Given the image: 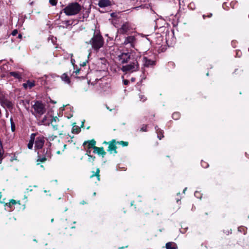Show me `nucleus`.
<instances>
[{"label": "nucleus", "instance_id": "obj_32", "mask_svg": "<svg viewBox=\"0 0 249 249\" xmlns=\"http://www.w3.org/2000/svg\"><path fill=\"white\" fill-rule=\"evenodd\" d=\"M119 143L121 144L123 146H127L128 144V142H127L121 141Z\"/></svg>", "mask_w": 249, "mask_h": 249}, {"label": "nucleus", "instance_id": "obj_1", "mask_svg": "<svg viewBox=\"0 0 249 249\" xmlns=\"http://www.w3.org/2000/svg\"><path fill=\"white\" fill-rule=\"evenodd\" d=\"M104 43V38L98 31H95L92 37L89 41V44H91L92 48L96 51L103 46Z\"/></svg>", "mask_w": 249, "mask_h": 249}, {"label": "nucleus", "instance_id": "obj_51", "mask_svg": "<svg viewBox=\"0 0 249 249\" xmlns=\"http://www.w3.org/2000/svg\"><path fill=\"white\" fill-rule=\"evenodd\" d=\"M53 219H52L51 220V222H53Z\"/></svg>", "mask_w": 249, "mask_h": 249}, {"label": "nucleus", "instance_id": "obj_17", "mask_svg": "<svg viewBox=\"0 0 249 249\" xmlns=\"http://www.w3.org/2000/svg\"><path fill=\"white\" fill-rule=\"evenodd\" d=\"M143 65L146 67H149L154 65V61L148 59L146 57H144L143 58Z\"/></svg>", "mask_w": 249, "mask_h": 249}, {"label": "nucleus", "instance_id": "obj_45", "mask_svg": "<svg viewBox=\"0 0 249 249\" xmlns=\"http://www.w3.org/2000/svg\"><path fill=\"white\" fill-rule=\"evenodd\" d=\"M71 61L72 62V64H73V62H74V60L72 59V58L71 59Z\"/></svg>", "mask_w": 249, "mask_h": 249}, {"label": "nucleus", "instance_id": "obj_25", "mask_svg": "<svg viewBox=\"0 0 249 249\" xmlns=\"http://www.w3.org/2000/svg\"><path fill=\"white\" fill-rule=\"evenodd\" d=\"M39 158L37 160V164H39V162H45L48 159L44 156L42 157H40V156H38Z\"/></svg>", "mask_w": 249, "mask_h": 249}, {"label": "nucleus", "instance_id": "obj_55", "mask_svg": "<svg viewBox=\"0 0 249 249\" xmlns=\"http://www.w3.org/2000/svg\"><path fill=\"white\" fill-rule=\"evenodd\" d=\"M123 249V247L119 248V249Z\"/></svg>", "mask_w": 249, "mask_h": 249}, {"label": "nucleus", "instance_id": "obj_36", "mask_svg": "<svg viewBox=\"0 0 249 249\" xmlns=\"http://www.w3.org/2000/svg\"><path fill=\"white\" fill-rule=\"evenodd\" d=\"M123 83L125 85H127L129 83V81L127 80L124 79L123 80Z\"/></svg>", "mask_w": 249, "mask_h": 249}, {"label": "nucleus", "instance_id": "obj_21", "mask_svg": "<svg viewBox=\"0 0 249 249\" xmlns=\"http://www.w3.org/2000/svg\"><path fill=\"white\" fill-rule=\"evenodd\" d=\"M61 79L67 84H70V79L66 73H64L61 76Z\"/></svg>", "mask_w": 249, "mask_h": 249}, {"label": "nucleus", "instance_id": "obj_6", "mask_svg": "<svg viewBox=\"0 0 249 249\" xmlns=\"http://www.w3.org/2000/svg\"><path fill=\"white\" fill-rule=\"evenodd\" d=\"M136 39L134 36H130L125 37L122 44L124 46H128L130 48H134Z\"/></svg>", "mask_w": 249, "mask_h": 249}, {"label": "nucleus", "instance_id": "obj_46", "mask_svg": "<svg viewBox=\"0 0 249 249\" xmlns=\"http://www.w3.org/2000/svg\"><path fill=\"white\" fill-rule=\"evenodd\" d=\"M107 107V109H109V111H111V110H112V109H109V108L107 106V107Z\"/></svg>", "mask_w": 249, "mask_h": 249}, {"label": "nucleus", "instance_id": "obj_13", "mask_svg": "<svg viewBox=\"0 0 249 249\" xmlns=\"http://www.w3.org/2000/svg\"><path fill=\"white\" fill-rule=\"evenodd\" d=\"M96 142L94 140L91 141L85 142L83 143L84 146H87L88 149H90L92 148L94 149V147L95 146Z\"/></svg>", "mask_w": 249, "mask_h": 249}, {"label": "nucleus", "instance_id": "obj_12", "mask_svg": "<svg viewBox=\"0 0 249 249\" xmlns=\"http://www.w3.org/2000/svg\"><path fill=\"white\" fill-rule=\"evenodd\" d=\"M98 4L100 7L104 8L111 5V1L109 0H100Z\"/></svg>", "mask_w": 249, "mask_h": 249}, {"label": "nucleus", "instance_id": "obj_14", "mask_svg": "<svg viewBox=\"0 0 249 249\" xmlns=\"http://www.w3.org/2000/svg\"><path fill=\"white\" fill-rule=\"evenodd\" d=\"M22 86L25 89H31L33 87H34L35 86V81L28 80L26 83H23L22 84Z\"/></svg>", "mask_w": 249, "mask_h": 249}, {"label": "nucleus", "instance_id": "obj_41", "mask_svg": "<svg viewBox=\"0 0 249 249\" xmlns=\"http://www.w3.org/2000/svg\"><path fill=\"white\" fill-rule=\"evenodd\" d=\"M90 153V149H88V150H87V154H88L89 156V154Z\"/></svg>", "mask_w": 249, "mask_h": 249}, {"label": "nucleus", "instance_id": "obj_19", "mask_svg": "<svg viewBox=\"0 0 249 249\" xmlns=\"http://www.w3.org/2000/svg\"><path fill=\"white\" fill-rule=\"evenodd\" d=\"M9 74L11 76L14 77L15 78L21 79L22 78L21 75L18 72L12 71L9 72Z\"/></svg>", "mask_w": 249, "mask_h": 249}, {"label": "nucleus", "instance_id": "obj_48", "mask_svg": "<svg viewBox=\"0 0 249 249\" xmlns=\"http://www.w3.org/2000/svg\"><path fill=\"white\" fill-rule=\"evenodd\" d=\"M197 194H198V192H196L195 193V196H196Z\"/></svg>", "mask_w": 249, "mask_h": 249}, {"label": "nucleus", "instance_id": "obj_37", "mask_svg": "<svg viewBox=\"0 0 249 249\" xmlns=\"http://www.w3.org/2000/svg\"><path fill=\"white\" fill-rule=\"evenodd\" d=\"M63 23L66 24V27L70 25V21L68 20L65 21L63 22Z\"/></svg>", "mask_w": 249, "mask_h": 249}, {"label": "nucleus", "instance_id": "obj_26", "mask_svg": "<svg viewBox=\"0 0 249 249\" xmlns=\"http://www.w3.org/2000/svg\"><path fill=\"white\" fill-rule=\"evenodd\" d=\"M10 123H11V130L12 132H14L16 129V125L15 123H14L13 121L12 118H10Z\"/></svg>", "mask_w": 249, "mask_h": 249}, {"label": "nucleus", "instance_id": "obj_3", "mask_svg": "<svg viewBox=\"0 0 249 249\" xmlns=\"http://www.w3.org/2000/svg\"><path fill=\"white\" fill-rule=\"evenodd\" d=\"M139 66L137 61H134L129 64L123 66L121 70L125 72H133L138 70Z\"/></svg>", "mask_w": 249, "mask_h": 249}, {"label": "nucleus", "instance_id": "obj_40", "mask_svg": "<svg viewBox=\"0 0 249 249\" xmlns=\"http://www.w3.org/2000/svg\"><path fill=\"white\" fill-rule=\"evenodd\" d=\"M202 166H203V167H207L208 166V165L207 164V163L204 162H202Z\"/></svg>", "mask_w": 249, "mask_h": 249}, {"label": "nucleus", "instance_id": "obj_4", "mask_svg": "<svg viewBox=\"0 0 249 249\" xmlns=\"http://www.w3.org/2000/svg\"><path fill=\"white\" fill-rule=\"evenodd\" d=\"M33 108L36 115L41 116L46 111L44 105L39 101H36L33 105Z\"/></svg>", "mask_w": 249, "mask_h": 249}, {"label": "nucleus", "instance_id": "obj_22", "mask_svg": "<svg viewBox=\"0 0 249 249\" xmlns=\"http://www.w3.org/2000/svg\"><path fill=\"white\" fill-rule=\"evenodd\" d=\"M100 169L97 168L95 172H92V174L90 176V178H92L94 177H96L98 181L100 180Z\"/></svg>", "mask_w": 249, "mask_h": 249}, {"label": "nucleus", "instance_id": "obj_35", "mask_svg": "<svg viewBox=\"0 0 249 249\" xmlns=\"http://www.w3.org/2000/svg\"><path fill=\"white\" fill-rule=\"evenodd\" d=\"M147 125H143L141 129L142 131H146Z\"/></svg>", "mask_w": 249, "mask_h": 249}, {"label": "nucleus", "instance_id": "obj_39", "mask_svg": "<svg viewBox=\"0 0 249 249\" xmlns=\"http://www.w3.org/2000/svg\"><path fill=\"white\" fill-rule=\"evenodd\" d=\"M202 166H203V167H207L208 166V165L207 164V163L204 162H202Z\"/></svg>", "mask_w": 249, "mask_h": 249}, {"label": "nucleus", "instance_id": "obj_8", "mask_svg": "<svg viewBox=\"0 0 249 249\" xmlns=\"http://www.w3.org/2000/svg\"><path fill=\"white\" fill-rule=\"evenodd\" d=\"M35 148L40 149H41L44 145L45 142V138L42 136H39L35 138Z\"/></svg>", "mask_w": 249, "mask_h": 249}, {"label": "nucleus", "instance_id": "obj_20", "mask_svg": "<svg viewBox=\"0 0 249 249\" xmlns=\"http://www.w3.org/2000/svg\"><path fill=\"white\" fill-rule=\"evenodd\" d=\"M18 203L19 204H20L19 201L17 202L15 200H14V199H11L9 203H7L5 204V206H7L8 207H9L10 208H12V206L13 205H16Z\"/></svg>", "mask_w": 249, "mask_h": 249}, {"label": "nucleus", "instance_id": "obj_2", "mask_svg": "<svg viewBox=\"0 0 249 249\" xmlns=\"http://www.w3.org/2000/svg\"><path fill=\"white\" fill-rule=\"evenodd\" d=\"M81 7L77 2L69 4L64 9L63 11L67 16H73L77 14L81 10Z\"/></svg>", "mask_w": 249, "mask_h": 249}, {"label": "nucleus", "instance_id": "obj_11", "mask_svg": "<svg viewBox=\"0 0 249 249\" xmlns=\"http://www.w3.org/2000/svg\"><path fill=\"white\" fill-rule=\"evenodd\" d=\"M93 152L98 154L99 155H101L103 157H104L106 154V152L105 151L103 147H94Z\"/></svg>", "mask_w": 249, "mask_h": 249}, {"label": "nucleus", "instance_id": "obj_33", "mask_svg": "<svg viewBox=\"0 0 249 249\" xmlns=\"http://www.w3.org/2000/svg\"><path fill=\"white\" fill-rule=\"evenodd\" d=\"M56 137V136H54L53 135H51V136H49L48 137V140H50V141H53L54 139V138H55Z\"/></svg>", "mask_w": 249, "mask_h": 249}, {"label": "nucleus", "instance_id": "obj_28", "mask_svg": "<svg viewBox=\"0 0 249 249\" xmlns=\"http://www.w3.org/2000/svg\"><path fill=\"white\" fill-rule=\"evenodd\" d=\"M179 114L178 112H175L172 115V117L175 120H178L179 118Z\"/></svg>", "mask_w": 249, "mask_h": 249}, {"label": "nucleus", "instance_id": "obj_5", "mask_svg": "<svg viewBox=\"0 0 249 249\" xmlns=\"http://www.w3.org/2000/svg\"><path fill=\"white\" fill-rule=\"evenodd\" d=\"M132 29L131 24L128 22L124 23L118 29V33L120 34H126Z\"/></svg>", "mask_w": 249, "mask_h": 249}, {"label": "nucleus", "instance_id": "obj_18", "mask_svg": "<svg viewBox=\"0 0 249 249\" xmlns=\"http://www.w3.org/2000/svg\"><path fill=\"white\" fill-rule=\"evenodd\" d=\"M166 249H177V246L174 242H168L166 244Z\"/></svg>", "mask_w": 249, "mask_h": 249}, {"label": "nucleus", "instance_id": "obj_30", "mask_svg": "<svg viewBox=\"0 0 249 249\" xmlns=\"http://www.w3.org/2000/svg\"><path fill=\"white\" fill-rule=\"evenodd\" d=\"M50 3L53 5H56L57 2V0H49Z\"/></svg>", "mask_w": 249, "mask_h": 249}, {"label": "nucleus", "instance_id": "obj_23", "mask_svg": "<svg viewBox=\"0 0 249 249\" xmlns=\"http://www.w3.org/2000/svg\"><path fill=\"white\" fill-rule=\"evenodd\" d=\"M155 129L158 134V137L160 140H161L163 137V135L162 133V130H160L157 126L155 127Z\"/></svg>", "mask_w": 249, "mask_h": 249}, {"label": "nucleus", "instance_id": "obj_31", "mask_svg": "<svg viewBox=\"0 0 249 249\" xmlns=\"http://www.w3.org/2000/svg\"><path fill=\"white\" fill-rule=\"evenodd\" d=\"M58 120V118L57 117H52L51 118V123L53 124V122H56Z\"/></svg>", "mask_w": 249, "mask_h": 249}, {"label": "nucleus", "instance_id": "obj_38", "mask_svg": "<svg viewBox=\"0 0 249 249\" xmlns=\"http://www.w3.org/2000/svg\"><path fill=\"white\" fill-rule=\"evenodd\" d=\"M52 125L53 127V128L54 129V130H57V128H58V126L56 124H52Z\"/></svg>", "mask_w": 249, "mask_h": 249}, {"label": "nucleus", "instance_id": "obj_44", "mask_svg": "<svg viewBox=\"0 0 249 249\" xmlns=\"http://www.w3.org/2000/svg\"><path fill=\"white\" fill-rule=\"evenodd\" d=\"M114 15H115V14H114V13H112V14H111V16L112 17H113L114 16Z\"/></svg>", "mask_w": 249, "mask_h": 249}, {"label": "nucleus", "instance_id": "obj_16", "mask_svg": "<svg viewBox=\"0 0 249 249\" xmlns=\"http://www.w3.org/2000/svg\"><path fill=\"white\" fill-rule=\"evenodd\" d=\"M51 118L50 115H45L41 120V124L46 125H49L51 124Z\"/></svg>", "mask_w": 249, "mask_h": 249}, {"label": "nucleus", "instance_id": "obj_53", "mask_svg": "<svg viewBox=\"0 0 249 249\" xmlns=\"http://www.w3.org/2000/svg\"><path fill=\"white\" fill-rule=\"evenodd\" d=\"M57 154H59V153H60V152H59V151H57Z\"/></svg>", "mask_w": 249, "mask_h": 249}, {"label": "nucleus", "instance_id": "obj_24", "mask_svg": "<svg viewBox=\"0 0 249 249\" xmlns=\"http://www.w3.org/2000/svg\"><path fill=\"white\" fill-rule=\"evenodd\" d=\"M43 152H44V154H43V155L44 157H46L47 159H49V158H51V152L50 149L47 148L46 150V152H45V150H44Z\"/></svg>", "mask_w": 249, "mask_h": 249}, {"label": "nucleus", "instance_id": "obj_49", "mask_svg": "<svg viewBox=\"0 0 249 249\" xmlns=\"http://www.w3.org/2000/svg\"><path fill=\"white\" fill-rule=\"evenodd\" d=\"M131 80H132V81H134L135 80V79H134V78H132L131 79Z\"/></svg>", "mask_w": 249, "mask_h": 249}, {"label": "nucleus", "instance_id": "obj_54", "mask_svg": "<svg viewBox=\"0 0 249 249\" xmlns=\"http://www.w3.org/2000/svg\"><path fill=\"white\" fill-rule=\"evenodd\" d=\"M203 18H205V15H203Z\"/></svg>", "mask_w": 249, "mask_h": 249}, {"label": "nucleus", "instance_id": "obj_43", "mask_svg": "<svg viewBox=\"0 0 249 249\" xmlns=\"http://www.w3.org/2000/svg\"><path fill=\"white\" fill-rule=\"evenodd\" d=\"M212 14H210V15H208V16H207V17H209V18H210V17H212Z\"/></svg>", "mask_w": 249, "mask_h": 249}, {"label": "nucleus", "instance_id": "obj_47", "mask_svg": "<svg viewBox=\"0 0 249 249\" xmlns=\"http://www.w3.org/2000/svg\"><path fill=\"white\" fill-rule=\"evenodd\" d=\"M186 189H187V188H185V189H184V190H183V193H185V192H186Z\"/></svg>", "mask_w": 249, "mask_h": 249}, {"label": "nucleus", "instance_id": "obj_34", "mask_svg": "<svg viewBox=\"0 0 249 249\" xmlns=\"http://www.w3.org/2000/svg\"><path fill=\"white\" fill-rule=\"evenodd\" d=\"M17 34H18V30L15 29L12 31L11 35L13 36H15Z\"/></svg>", "mask_w": 249, "mask_h": 249}, {"label": "nucleus", "instance_id": "obj_52", "mask_svg": "<svg viewBox=\"0 0 249 249\" xmlns=\"http://www.w3.org/2000/svg\"><path fill=\"white\" fill-rule=\"evenodd\" d=\"M64 147H66V144H64Z\"/></svg>", "mask_w": 249, "mask_h": 249}, {"label": "nucleus", "instance_id": "obj_9", "mask_svg": "<svg viewBox=\"0 0 249 249\" xmlns=\"http://www.w3.org/2000/svg\"><path fill=\"white\" fill-rule=\"evenodd\" d=\"M0 103L4 108H7L10 109L13 107V104L7 99L2 98L0 99Z\"/></svg>", "mask_w": 249, "mask_h": 249}, {"label": "nucleus", "instance_id": "obj_15", "mask_svg": "<svg viewBox=\"0 0 249 249\" xmlns=\"http://www.w3.org/2000/svg\"><path fill=\"white\" fill-rule=\"evenodd\" d=\"M36 136V133H32L31 134V135H30V141L28 143V145H27V146H28V148L29 149H32L33 148V144H34V141L35 140V137Z\"/></svg>", "mask_w": 249, "mask_h": 249}, {"label": "nucleus", "instance_id": "obj_27", "mask_svg": "<svg viewBox=\"0 0 249 249\" xmlns=\"http://www.w3.org/2000/svg\"><path fill=\"white\" fill-rule=\"evenodd\" d=\"M80 129L77 126H74L72 129V132L73 133L78 134L80 132Z\"/></svg>", "mask_w": 249, "mask_h": 249}, {"label": "nucleus", "instance_id": "obj_29", "mask_svg": "<svg viewBox=\"0 0 249 249\" xmlns=\"http://www.w3.org/2000/svg\"><path fill=\"white\" fill-rule=\"evenodd\" d=\"M139 98L140 101H142V102H144L146 100V97H145L144 95L141 93L139 94Z\"/></svg>", "mask_w": 249, "mask_h": 249}, {"label": "nucleus", "instance_id": "obj_7", "mask_svg": "<svg viewBox=\"0 0 249 249\" xmlns=\"http://www.w3.org/2000/svg\"><path fill=\"white\" fill-rule=\"evenodd\" d=\"M130 53L129 52L122 53L118 55V59L121 63H126L130 60Z\"/></svg>", "mask_w": 249, "mask_h": 249}, {"label": "nucleus", "instance_id": "obj_50", "mask_svg": "<svg viewBox=\"0 0 249 249\" xmlns=\"http://www.w3.org/2000/svg\"><path fill=\"white\" fill-rule=\"evenodd\" d=\"M70 55H71V58H72V56H73V54H71Z\"/></svg>", "mask_w": 249, "mask_h": 249}, {"label": "nucleus", "instance_id": "obj_42", "mask_svg": "<svg viewBox=\"0 0 249 249\" xmlns=\"http://www.w3.org/2000/svg\"><path fill=\"white\" fill-rule=\"evenodd\" d=\"M18 38H19V39H21V38H22V35H21V34H19V35H18Z\"/></svg>", "mask_w": 249, "mask_h": 249}, {"label": "nucleus", "instance_id": "obj_10", "mask_svg": "<svg viewBox=\"0 0 249 249\" xmlns=\"http://www.w3.org/2000/svg\"><path fill=\"white\" fill-rule=\"evenodd\" d=\"M116 148L117 147L115 143V141H112V142L108 143L107 151L110 153H117Z\"/></svg>", "mask_w": 249, "mask_h": 249}]
</instances>
